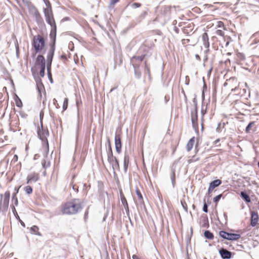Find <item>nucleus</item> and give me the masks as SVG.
Returning a JSON list of instances; mask_svg holds the SVG:
<instances>
[{
    "mask_svg": "<svg viewBox=\"0 0 259 259\" xmlns=\"http://www.w3.org/2000/svg\"><path fill=\"white\" fill-rule=\"evenodd\" d=\"M35 65H40V67L46 66L45 59L42 55H39L37 57L35 61Z\"/></svg>",
    "mask_w": 259,
    "mask_h": 259,
    "instance_id": "obj_15",
    "label": "nucleus"
},
{
    "mask_svg": "<svg viewBox=\"0 0 259 259\" xmlns=\"http://www.w3.org/2000/svg\"><path fill=\"white\" fill-rule=\"evenodd\" d=\"M82 209L80 202L78 200H73L64 204L62 207V212L66 214H74Z\"/></svg>",
    "mask_w": 259,
    "mask_h": 259,
    "instance_id": "obj_1",
    "label": "nucleus"
},
{
    "mask_svg": "<svg viewBox=\"0 0 259 259\" xmlns=\"http://www.w3.org/2000/svg\"><path fill=\"white\" fill-rule=\"evenodd\" d=\"M55 50V46H54V45H50V49L47 55V62H50V64L52 63Z\"/></svg>",
    "mask_w": 259,
    "mask_h": 259,
    "instance_id": "obj_13",
    "label": "nucleus"
},
{
    "mask_svg": "<svg viewBox=\"0 0 259 259\" xmlns=\"http://www.w3.org/2000/svg\"><path fill=\"white\" fill-rule=\"evenodd\" d=\"M25 191L26 193L30 194L32 192V189L30 186H27L24 188Z\"/></svg>",
    "mask_w": 259,
    "mask_h": 259,
    "instance_id": "obj_30",
    "label": "nucleus"
},
{
    "mask_svg": "<svg viewBox=\"0 0 259 259\" xmlns=\"http://www.w3.org/2000/svg\"><path fill=\"white\" fill-rule=\"evenodd\" d=\"M202 40L203 44L204 47L206 48V49L209 48V40H209L208 36L207 33H204L202 34Z\"/></svg>",
    "mask_w": 259,
    "mask_h": 259,
    "instance_id": "obj_16",
    "label": "nucleus"
},
{
    "mask_svg": "<svg viewBox=\"0 0 259 259\" xmlns=\"http://www.w3.org/2000/svg\"><path fill=\"white\" fill-rule=\"evenodd\" d=\"M1 196V202H0V209L2 211H6L7 210L9 204V200L10 197V193L9 191L5 192L4 194V200H2V198L3 197V194L0 195Z\"/></svg>",
    "mask_w": 259,
    "mask_h": 259,
    "instance_id": "obj_5",
    "label": "nucleus"
},
{
    "mask_svg": "<svg viewBox=\"0 0 259 259\" xmlns=\"http://www.w3.org/2000/svg\"><path fill=\"white\" fill-rule=\"evenodd\" d=\"M221 257L223 259H230L231 257L232 253L228 250L222 248L219 251Z\"/></svg>",
    "mask_w": 259,
    "mask_h": 259,
    "instance_id": "obj_12",
    "label": "nucleus"
},
{
    "mask_svg": "<svg viewBox=\"0 0 259 259\" xmlns=\"http://www.w3.org/2000/svg\"><path fill=\"white\" fill-rule=\"evenodd\" d=\"M217 26H218V27H224V23L222 21H219L218 22V25Z\"/></svg>",
    "mask_w": 259,
    "mask_h": 259,
    "instance_id": "obj_45",
    "label": "nucleus"
},
{
    "mask_svg": "<svg viewBox=\"0 0 259 259\" xmlns=\"http://www.w3.org/2000/svg\"><path fill=\"white\" fill-rule=\"evenodd\" d=\"M12 201H14V204L15 206H17L18 204V199L16 197V193H14L12 196Z\"/></svg>",
    "mask_w": 259,
    "mask_h": 259,
    "instance_id": "obj_31",
    "label": "nucleus"
},
{
    "mask_svg": "<svg viewBox=\"0 0 259 259\" xmlns=\"http://www.w3.org/2000/svg\"><path fill=\"white\" fill-rule=\"evenodd\" d=\"M12 211L13 212V213L14 214V215H17V211L16 210V208L15 207V206L13 205L12 206Z\"/></svg>",
    "mask_w": 259,
    "mask_h": 259,
    "instance_id": "obj_46",
    "label": "nucleus"
},
{
    "mask_svg": "<svg viewBox=\"0 0 259 259\" xmlns=\"http://www.w3.org/2000/svg\"><path fill=\"white\" fill-rule=\"evenodd\" d=\"M17 158V155H15V158Z\"/></svg>",
    "mask_w": 259,
    "mask_h": 259,
    "instance_id": "obj_59",
    "label": "nucleus"
},
{
    "mask_svg": "<svg viewBox=\"0 0 259 259\" xmlns=\"http://www.w3.org/2000/svg\"><path fill=\"white\" fill-rule=\"evenodd\" d=\"M195 58L198 61H200L201 60L200 56L198 54L195 55Z\"/></svg>",
    "mask_w": 259,
    "mask_h": 259,
    "instance_id": "obj_49",
    "label": "nucleus"
},
{
    "mask_svg": "<svg viewBox=\"0 0 259 259\" xmlns=\"http://www.w3.org/2000/svg\"><path fill=\"white\" fill-rule=\"evenodd\" d=\"M37 135L39 139L44 143V148L46 151L49 150V143L47 137L49 135V133L47 128H44L43 126L41 128L38 127L37 130Z\"/></svg>",
    "mask_w": 259,
    "mask_h": 259,
    "instance_id": "obj_3",
    "label": "nucleus"
},
{
    "mask_svg": "<svg viewBox=\"0 0 259 259\" xmlns=\"http://www.w3.org/2000/svg\"><path fill=\"white\" fill-rule=\"evenodd\" d=\"M204 236L208 239H212L214 237L213 234L208 230L204 232Z\"/></svg>",
    "mask_w": 259,
    "mask_h": 259,
    "instance_id": "obj_21",
    "label": "nucleus"
},
{
    "mask_svg": "<svg viewBox=\"0 0 259 259\" xmlns=\"http://www.w3.org/2000/svg\"><path fill=\"white\" fill-rule=\"evenodd\" d=\"M202 221L203 224L202 225V227H206L208 226V220L207 219H204Z\"/></svg>",
    "mask_w": 259,
    "mask_h": 259,
    "instance_id": "obj_35",
    "label": "nucleus"
},
{
    "mask_svg": "<svg viewBox=\"0 0 259 259\" xmlns=\"http://www.w3.org/2000/svg\"><path fill=\"white\" fill-rule=\"evenodd\" d=\"M68 99L67 98H65L63 104V110L65 111L67 109L68 107Z\"/></svg>",
    "mask_w": 259,
    "mask_h": 259,
    "instance_id": "obj_28",
    "label": "nucleus"
},
{
    "mask_svg": "<svg viewBox=\"0 0 259 259\" xmlns=\"http://www.w3.org/2000/svg\"><path fill=\"white\" fill-rule=\"evenodd\" d=\"M221 184V181L220 180H216L214 181H213L211 182L209 186L211 187V189H214L216 187L218 186Z\"/></svg>",
    "mask_w": 259,
    "mask_h": 259,
    "instance_id": "obj_19",
    "label": "nucleus"
},
{
    "mask_svg": "<svg viewBox=\"0 0 259 259\" xmlns=\"http://www.w3.org/2000/svg\"><path fill=\"white\" fill-rule=\"evenodd\" d=\"M216 34L220 36H224V32L221 30H217L216 31Z\"/></svg>",
    "mask_w": 259,
    "mask_h": 259,
    "instance_id": "obj_40",
    "label": "nucleus"
},
{
    "mask_svg": "<svg viewBox=\"0 0 259 259\" xmlns=\"http://www.w3.org/2000/svg\"><path fill=\"white\" fill-rule=\"evenodd\" d=\"M145 68L146 69L147 72L148 73H150V69L149 68L147 67V65L146 64V66H145Z\"/></svg>",
    "mask_w": 259,
    "mask_h": 259,
    "instance_id": "obj_50",
    "label": "nucleus"
},
{
    "mask_svg": "<svg viewBox=\"0 0 259 259\" xmlns=\"http://www.w3.org/2000/svg\"><path fill=\"white\" fill-rule=\"evenodd\" d=\"M257 165H258V166L259 167V161L258 162Z\"/></svg>",
    "mask_w": 259,
    "mask_h": 259,
    "instance_id": "obj_60",
    "label": "nucleus"
},
{
    "mask_svg": "<svg viewBox=\"0 0 259 259\" xmlns=\"http://www.w3.org/2000/svg\"><path fill=\"white\" fill-rule=\"evenodd\" d=\"M47 8H51V4L48 0H43Z\"/></svg>",
    "mask_w": 259,
    "mask_h": 259,
    "instance_id": "obj_43",
    "label": "nucleus"
},
{
    "mask_svg": "<svg viewBox=\"0 0 259 259\" xmlns=\"http://www.w3.org/2000/svg\"><path fill=\"white\" fill-rule=\"evenodd\" d=\"M195 142V138L194 137L192 138L188 141L187 145V150L188 151H190L193 148L194 144Z\"/></svg>",
    "mask_w": 259,
    "mask_h": 259,
    "instance_id": "obj_18",
    "label": "nucleus"
},
{
    "mask_svg": "<svg viewBox=\"0 0 259 259\" xmlns=\"http://www.w3.org/2000/svg\"><path fill=\"white\" fill-rule=\"evenodd\" d=\"M254 124V122H250L248 125L246 126L245 129V132L247 133H248L250 132L251 128L252 127V126Z\"/></svg>",
    "mask_w": 259,
    "mask_h": 259,
    "instance_id": "obj_29",
    "label": "nucleus"
},
{
    "mask_svg": "<svg viewBox=\"0 0 259 259\" xmlns=\"http://www.w3.org/2000/svg\"><path fill=\"white\" fill-rule=\"evenodd\" d=\"M44 12L47 22L51 26L56 25L54 19L53 14L51 8L44 9Z\"/></svg>",
    "mask_w": 259,
    "mask_h": 259,
    "instance_id": "obj_6",
    "label": "nucleus"
},
{
    "mask_svg": "<svg viewBox=\"0 0 259 259\" xmlns=\"http://www.w3.org/2000/svg\"><path fill=\"white\" fill-rule=\"evenodd\" d=\"M134 68H135L134 65ZM135 76L137 78H140L141 77V72L138 71L136 68H135Z\"/></svg>",
    "mask_w": 259,
    "mask_h": 259,
    "instance_id": "obj_32",
    "label": "nucleus"
},
{
    "mask_svg": "<svg viewBox=\"0 0 259 259\" xmlns=\"http://www.w3.org/2000/svg\"><path fill=\"white\" fill-rule=\"evenodd\" d=\"M46 66H41L40 70L39 72V74L41 77H44L45 75V70Z\"/></svg>",
    "mask_w": 259,
    "mask_h": 259,
    "instance_id": "obj_33",
    "label": "nucleus"
},
{
    "mask_svg": "<svg viewBox=\"0 0 259 259\" xmlns=\"http://www.w3.org/2000/svg\"><path fill=\"white\" fill-rule=\"evenodd\" d=\"M107 159L110 164L112 166L113 170L119 169V164L117 158L113 155L111 146L109 145V149L107 153Z\"/></svg>",
    "mask_w": 259,
    "mask_h": 259,
    "instance_id": "obj_4",
    "label": "nucleus"
},
{
    "mask_svg": "<svg viewBox=\"0 0 259 259\" xmlns=\"http://www.w3.org/2000/svg\"><path fill=\"white\" fill-rule=\"evenodd\" d=\"M114 140L116 151L118 153H120L121 149V142L120 135L116 134Z\"/></svg>",
    "mask_w": 259,
    "mask_h": 259,
    "instance_id": "obj_9",
    "label": "nucleus"
},
{
    "mask_svg": "<svg viewBox=\"0 0 259 259\" xmlns=\"http://www.w3.org/2000/svg\"><path fill=\"white\" fill-rule=\"evenodd\" d=\"M17 158V155H15V158Z\"/></svg>",
    "mask_w": 259,
    "mask_h": 259,
    "instance_id": "obj_58",
    "label": "nucleus"
},
{
    "mask_svg": "<svg viewBox=\"0 0 259 259\" xmlns=\"http://www.w3.org/2000/svg\"><path fill=\"white\" fill-rule=\"evenodd\" d=\"M21 224H22V225H23V226H24V223L23 222H22V223H21Z\"/></svg>",
    "mask_w": 259,
    "mask_h": 259,
    "instance_id": "obj_55",
    "label": "nucleus"
},
{
    "mask_svg": "<svg viewBox=\"0 0 259 259\" xmlns=\"http://www.w3.org/2000/svg\"><path fill=\"white\" fill-rule=\"evenodd\" d=\"M39 179V175L37 173L33 172L30 174L27 177V183L30 184L32 182H36Z\"/></svg>",
    "mask_w": 259,
    "mask_h": 259,
    "instance_id": "obj_10",
    "label": "nucleus"
},
{
    "mask_svg": "<svg viewBox=\"0 0 259 259\" xmlns=\"http://www.w3.org/2000/svg\"><path fill=\"white\" fill-rule=\"evenodd\" d=\"M30 232L31 233L41 236V234L38 232V228L36 226H33L31 227Z\"/></svg>",
    "mask_w": 259,
    "mask_h": 259,
    "instance_id": "obj_20",
    "label": "nucleus"
},
{
    "mask_svg": "<svg viewBox=\"0 0 259 259\" xmlns=\"http://www.w3.org/2000/svg\"><path fill=\"white\" fill-rule=\"evenodd\" d=\"M191 121L192 126L195 130L198 129L197 123V109L196 106L193 112H191Z\"/></svg>",
    "mask_w": 259,
    "mask_h": 259,
    "instance_id": "obj_8",
    "label": "nucleus"
},
{
    "mask_svg": "<svg viewBox=\"0 0 259 259\" xmlns=\"http://www.w3.org/2000/svg\"><path fill=\"white\" fill-rule=\"evenodd\" d=\"M129 163V156L128 155H125L124 157V167L126 170Z\"/></svg>",
    "mask_w": 259,
    "mask_h": 259,
    "instance_id": "obj_24",
    "label": "nucleus"
},
{
    "mask_svg": "<svg viewBox=\"0 0 259 259\" xmlns=\"http://www.w3.org/2000/svg\"><path fill=\"white\" fill-rule=\"evenodd\" d=\"M213 190V189H211V187L209 186L208 190V193L209 194Z\"/></svg>",
    "mask_w": 259,
    "mask_h": 259,
    "instance_id": "obj_48",
    "label": "nucleus"
},
{
    "mask_svg": "<svg viewBox=\"0 0 259 259\" xmlns=\"http://www.w3.org/2000/svg\"><path fill=\"white\" fill-rule=\"evenodd\" d=\"M51 64L50 62H47V71L48 73L50 74Z\"/></svg>",
    "mask_w": 259,
    "mask_h": 259,
    "instance_id": "obj_41",
    "label": "nucleus"
},
{
    "mask_svg": "<svg viewBox=\"0 0 259 259\" xmlns=\"http://www.w3.org/2000/svg\"><path fill=\"white\" fill-rule=\"evenodd\" d=\"M145 55H142L141 56H134L132 58V61H134V60H136L138 61H139L140 62H141L143 60L144 58H145Z\"/></svg>",
    "mask_w": 259,
    "mask_h": 259,
    "instance_id": "obj_25",
    "label": "nucleus"
},
{
    "mask_svg": "<svg viewBox=\"0 0 259 259\" xmlns=\"http://www.w3.org/2000/svg\"><path fill=\"white\" fill-rule=\"evenodd\" d=\"M136 194L137 195L139 202L141 203L143 201V196L141 193L140 190L138 189H136Z\"/></svg>",
    "mask_w": 259,
    "mask_h": 259,
    "instance_id": "obj_27",
    "label": "nucleus"
},
{
    "mask_svg": "<svg viewBox=\"0 0 259 259\" xmlns=\"http://www.w3.org/2000/svg\"><path fill=\"white\" fill-rule=\"evenodd\" d=\"M133 259H141L137 255H133L132 256Z\"/></svg>",
    "mask_w": 259,
    "mask_h": 259,
    "instance_id": "obj_47",
    "label": "nucleus"
},
{
    "mask_svg": "<svg viewBox=\"0 0 259 259\" xmlns=\"http://www.w3.org/2000/svg\"><path fill=\"white\" fill-rule=\"evenodd\" d=\"M16 104L17 107H21L22 106V103L20 99H18V100L16 101Z\"/></svg>",
    "mask_w": 259,
    "mask_h": 259,
    "instance_id": "obj_38",
    "label": "nucleus"
},
{
    "mask_svg": "<svg viewBox=\"0 0 259 259\" xmlns=\"http://www.w3.org/2000/svg\"><path fill=\"white\" fill-rule=\"evenodd\" d=\"M131 6L133 8H137L141 6V4L137 3H134L131 5Z\"/></svg>",
    "mask_w": 259,
    "mask_h": 259,
    "instance_id": "obj_37",
    "label": "nucleus"
},
{
    "mask_svg": "<svg viewBox=\"0 0 259 259\" xmlns=\"http://www.w3.org/2000/svg\"><path fill=\"white\" fill-rule=\"evenodd\" d=\"M258 220L259 218L257 213L252 212L251 213L250 225L252 227H255L258 224Z\"/></svg>",
    "mask_w": 259,
    "mask_h": 259,
    "instance_id": "obj_14",
    "label": "nucleus"
},
{
    "mask_svg": "<svg viewBox=\"0 0 259 259\" xmlns=\"http://www.w3.org/2000/svg\"><path fill=\"white\" fill-rule=\"evenodd\" d=\"M241 197L245 200L247 202H250L249 196L244 192H241L240 193Z\"/></svg>",
    "mask_w": 259,
    "mask_h": 259,
    "instance_id": "obj_22",
    "label": "nucleus"
},
{
    "mask_svg": "<svg viewBox=\"0 0 259 259\" xmlns=\"http://www.w3.org/2000/svg\"><path fill=\"white\" fill-rule=\"evenodd\" d=\"M45 45V40L42 36L37 34L33 37L32 46L34 48L36 53H38L42 51Z\"/></svg>",
    "mask_w": 259,
    "mask_h": 259,
    "instance_id": "obj_2",
    "label": "nucleus"
},
{
    "mask_svg": "<svg viewBox=\"0 0 259 259\" xmlns=\"http://www.w3.org/2000/svg\"><path fill=\"white\" fill-rule=\"evenodd\" d=\"M48 75H49V76L51 77V73H50V74H49V73H48Z\"/></svg>",
    "mask_w": 259,
    "mask_h": 259,
    "instance_id": "obj_56",
    "label": "nucleus"
},
{
    "mask_svg": "<svg viewBox=\"0 0 259 259\" xmlns=\"http://www.w3.org/2000/svg\"><path fill=\"white\" fill-rule=\"evenodd\" d=\"M203 210L205 212H207L208 211L207 205L205 203L204 204L203 207Z\"/></svg>",
    "mask_w": 259,
    "mask_h": 259,
    "instance_id": "obj_44",
    "label": "nucleus"
},
{
    "mask_svg": "<svg viewBox=\"0 0 259 259\" xmlns=\"http://www.w3.org/2000/svg\"><path fill=\"white\" fill-rule=\"evenodd\" d=\"M205 60H206L207 59V56H206V57H205Z\"/></svg>",
    "mask_w": 259,
    "mask_h": 259,
    "instance_id": "obj_57",
    "label": "nucleus"
},
{
    "mask_svg": "<svg viewBox=\"0 0 259 259\" xmlns=\"http://www.w3.org/2000/svg\"><path fill=\"white\" fill-rule=\"evenodd\" d=\"M15 190L16 191V192L15 193H16V194H17V193H18V192L19 188H17L16 187H15Z\"/></svg>",
    "mask_w": 259,
    "mask_h": 259,
    "instance_id": "obj_51",
    "label": "nucleus"
},
{
    "mask_svg": "<svg viewBox=\"0 0 259 259\" xmlns=\"http://www.w3.org/2000/svg\"><path fill=\"white\" fill-rule=\"evenodd\" d=\"M171 182H172V186H173V187H174L175 185V172H173L172 175L171 177Z\"/></svg>",
    "mask_w": 259,
    "mask_h": 259,
    "instance_id": "obj_39",
    "label": "nucleus"
},
{
    "mask_svg": "<svg viewBox=\"0 0 259 259\" xmlns=\"http://www.w3.org/2000/svg\"><path fill=\"white\" fill-rule=\"evenodd\" d=\"M219 141V139H218L217 140H216L215 141V143H217V142H218Z\"/></svg>",
    "mask_w": 259,
    "mask_h": 259,
    "instance_id": "obj_54",
    "label": "nucleus"
},
{
    "mask_svg": "<svg viewBox=\"0 0 259 259\" xmlns=\"http://www.w3.org/2000/svg\"><path fill=\"white\" fill-rule=\"evenodd\" d=\"M37 90H38V93H39V96H40V97L41 98V91L44 90V86H43V84H42L41 82H37Z\"/></svg>",
    "mask_w": 259,
    "mask_h": 259,
    "instance_id": "obj_23",
    "label": "nucleus"
},
{
    "mask_svg": "<svg viewBox=\"0 0 259 259\" xmlns=\"http://www.w3.org/2000/svg\"><path fill=\"white\" fill-rule=\"evenodd\" d=\"M119 0H110V5L111 6H114V5L119 2Z\"/></svg>",
    "mask_w": 259,
    "mask_h": 259,
    "instance_id": "obj_42",
    "label": "nucleus"
},
{
    "mask_svg": "<svg viewBox=\"0 0 259 259\" xmlns=\"http://www.w3.org/2000/svg\"><path fill=\"white\" fill-rule=\"evenodd\" d=\"M222 197V194H219L218 196H217L216 197H215L213 199L214 202H215V203H217L219 202V201L220 200V199Z\"/></svg>",
    "mask_w": 259,
    "mask_h": 259,
    "instance_id": "obj_34",
    "label": "nucleus"
},
{
    "mask_svg": "<svg viewBox=\"0 0 259 259\" xmlns=\"http://www.w3.org/2000/svg\"><path fill=\"white\" fill-rule=\"evenodd\" d=\"M44 116V112L42 111L40 112L39 113V118H40V125L42 126V118Z\"/></svg>",
    "mask_w": 259,
    "mask_h": 259,
    "instance_id": "obj_36",
    "label": "nucleus"
},
{
    "mask_svg": "<svg viewBox=\"0 0 259 259\" xmlns=\"http://www.w3.org/2000/svg\"><path fill=\"white\" fill-rule=\"evenodd\" d=\"M209 51V48L207 49V50L205 51V53L207 54L208 53Z\"/></svg>",
    "mask_w": 259,
    "mask_h": 259,
    "instance_id": "obj_52",
    "label": "nucleus"
},
{
    "mask_svg": "<svg viewBox=\"0 0 259 259\" xmlns=\"http://www.w3.org/2000/svg\"><path fill=\"white\" fill-rule=\"evenodd\" d=\"M170 8L169 6H164L163 8V12L166 15H169L170 14Z\"/></svg>",
    "mask_w": 259,
    "mask_h": 259,
    "instance_id": "obj_26",
    "label": "nucleus"
},
{
    "mask_svg": "<svg viewBox=\"0 0 259 259\" xmlns=\"http://www.w3.org/2000/svg\"><path fill=\"white\" fill-rule=\"evenodd\" d=\"M52 29L50 34V37L52 40V42L50 45H54L55 46L56 37V25L52 26Z\"/></svg>",
    "mask_w": 259,
    "mask_h": 259,
    "instance_id": "obj_11",
    "label": "nucleus"
},
{
    "mask_svg": "<svg viewBox=\"0 0 259 259\" xmlns=\"http://www.w3.org/2000/svg\"><path fill=\"white\" fill-rule=\"evenodd\" d=\"M120 198L121 201L126 211V213H128L129 212V208L128 206L127 202L126 201L125 197L124 196L123 194L121 192H120Z\"/></svg>",
    "mask_w": 259,
    "mask_h": 259,
    "instance_id": "obj_17",
    "label": "nucleus"
},
{
    "mask_svg": "<svg viewBox=\"0 0 259 259\" xmlns=\"http://www.w3.org/2000/svg\"><path fill=\"white\" fill-rule=\"evenodd\" d=\"M219 234L223 238L232 241L237 240L241 237L240 234L229 233L224 231H221L219 232Z\"/></svg>",
    "mask_w": 259,
    "mask_h": 259,
    "instance_id": "obj_7",
    "label": "nucleus"
},
{
    "mask_svg": "<svg viewBox=\"0 0 259 259\" xmlns=\"http://www.w3.org/2000/svg\"><path fill=\"white\" fill-rule=\"evenodd\" d=\"M220 125V123H219V124H218V126H219ZM218 129H219V127H217V130L218 131Z\"/></svg>",
    "mask_w": 259,
    "mask_h": 259,
    "instance_id": "obj_53",
    "label": "nucleus"
}]
</instances>
